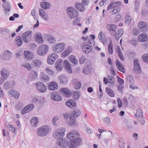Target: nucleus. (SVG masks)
<instances>
[{
	"instance_id": "f257e3e1",
	"label": "nucleus",
	"mask_w": 148,
	"mask_h": 148,
	"mask_svg": "<svg viewBox=\"0 0 148 148\" xmlns=\"http://www.w3.org/2000/svg\"><path fill=\"white\" fill-rule=\"evenodd\" d=\"M81 42L82 49L85 53L88 54L92 51V48L95 45V42L88 37L82 36L80 40Z\"/></svg>"
},
{
	"instance_id": "f03ea898",
	"label": "nucleus",
	"mask_w": 148,
	"mask_h": 148,
	"mask_svg": "<svg viewBox=\"0 0 148 148\" xmlns=\"http://www.w3.org/2000/svg\"><path fill=\"white\" fill-rule=\"evenodd\" d=\"M51 128L48 125H45L38 127L36 131L38 136L43 137L46 136L51 131Z\"/></svg>"
},
{
	"instance_id": "7ed1b4c3",
	"label": "nucleus",
	"mask_w": 148,
	"mask_h": 148,
	"mask_svg": "<svg viewBox=\"0 0 148 148\" xmlns=\"http://www.w3.org/2000/svg\"><path fill=\"white\" fill-rule=\"evenodd\" d=\"M66 130V128L64 127L57 128L53 133V136L57 140H60L64 136Z\"/></svg>"
},
{
	"instance_id": "20e7f679",
	"label": "nucleus",
	"mask_w": 148,
	"mask_h": 148,
	"mask_svg": "<svg viewBox=\"0 0 148 148\" xmlns=\"http://www.w3.org/2000/svg\"><path fill=\"white\" fill-rule=\"evenodd\" d=\"M66 13L71 19L77 17L79 15L78 11L73 7H69L66 9Z\"/></svg>"
},
{
	"instance_id": "39448f33",
	"label": "nucleus",
	"mask_w": 148,
	"mask_h": 148,
	"mask_svg": "<svg viewBox=\"0 0 148 148\" xmlns=\"http://www.w3.org/2000/svg\"><path fill=\"white\" fill-rule=\"evenodd\" d=\"M66 44L63 42H61L54 45L52 49L53 51L56 53H60L64 49Z\"/></svg>"
},
{
	"instance_id": "423d86ee",
	"label": "nucleus",
	"mask_w": 148,
	"mask_h": 148,
	"mask_svg": "<svg viewBox=\"0 0 148 148\" xmlns=\"http://www.w3.org/2000/svg\"><path fill=\"white\" fill-rule=\"evenodd\" d=\"M69 142L68 146L71 148H74L80 145L82 143V140L79 137L71 140Z\"/></svg>"
},
{
	"instance_id": "0eeeda50",
	"label": "nucleus",
	"mask_w": 148,
	"mask_h": 148,
	"mask_svg": "<svg viewBox=\"0 0 148 148\" xmlns=\"http://www.w3.org/2000/svg\"><path fill=\"white\" fill-rule=\"evenodd\" d=\"M1 0L3 1L2 6L4 10V14L5 15L9 16L11 10L10 4L6 0Z\"/></svg>"
},
{
	"instance_id": "6e6552de",
	"label": "nucleus",
	"mask_w": 148,
	"mask_h": 148,
	"mask_svg": "<svg viewBox=\"0 0 148 148\" xmlns=\"http://www.w3.org/2000/svg\"><path fill=\"white\" fill-rule=\"evenodd\" d=\"M49 47L45 44H43L39 47L37 50V53L40 56H43L47 52L49 49Z\"/></svg>"
},
{
	"instance_id": "1a4fd4ad",
	"label": "nucleus",
	"mask_w": 148,
	"mask_h": 148,
	"mask_svg": "<svg viewBox=\"0 0 148 148\" xmlns=\"http://www.w3.org/2000/svg\"><path fill=\"white\" fill-rule=\"evenodd\" d=\"M58 57V56L56 53L55 52L51 53L47 57V63L49 64H53Z\"/></svg>"
},
{
	"instance_id": "9d476101",
	"label": "nucleus",
	"mask_w": 148,
	"mask_h": 148,
	"mask_svg": "<svg viewBox=\"0 0 148 148\" xmlns=\"http://www.w3.org/2000/svg\"><path fill=\"white\" fill-rule=\"evenodd\" d=\"M32 32L30 30L27 31L22 34L23 40L26 43H29L30 41Z\"/></svg>"
},
{
	"instance_id": "9b49d317",
	"label": "nucleus",
	"mask_w": 148,
	"mask_h": 148,
	"mask_svg": "<svg viewBox=\"0 0 148 148\" xmlns=\"http://www.w3.org/2000/svg\"><path fill=\"white\" fill-rule=\"evenodd\" d=\"M35 86L38 90L41 93H45L47 90V88L45 84L40 82L35 83Z\"/></svg>"
},
{
	"instance_id": "f8f14e48",
	"label": "nucleus",
	"mask_w": 148,
	"mask_h": 148,
	"mask_svg": "<svg viewBox=\"0 0 148 148\" xmlns=\"http://www.w3.org/2000/svg\"><path fill=\"white\" fill-rule=\"evenodd\" d=\"M103 81L105 84L108 83V86L110 87H113L115 84V82L114 78L113 77L109 76L108 78L106 79V77L103 78Z\"/></svg>"
},
{
	"instance_id": "ddd939ff",
	"label": "nucleus",
	"mask_w": 148,
	"mask_h": 148,
	"mask_svg": "<svg viewBox=\"0 0 148 148\" xmlns=\"http://www.w3.org/2000/svg\"><path fill=\"white\" fill-rule=\"evenodd\" d=\"M79 134L75 130H72L69 132L66 135V137L68 139L71 140L79 137Z\"/></svg>"
},
{
	"instance_id": "4468645a",
	"label": "nucleus",
	"mask_w": 148,
	"mask_h": 148,
	"mask_svg": "<svg viewBox=\"0 0 148 148\" xmlns=\"http://www.w3.org/2000/svg\"><path fill=\"white\" fill-rule=\"evenodd\" d=\"M34 108V105L33 104H29L26 105L21 110V112L22 114L29 112L32 110Z\"/></svg>"
},
{
	"instance_id": "2eb2a0df",
	"label": "nucleus",
	"mask_w": 148,
	"mask_h": 148,
	"mask_svg": "<svg viewBox=\"0 0 148 148\" xmlns=\"http://www.w3.org/2000/svg\"><path fill=\"white\" fill-rule=\"evenodd\" d=\"M138 26L140 30L143 32H145L148 30V26L147 23L145 22H139L138 23Z\"/></svg>"
},
{
	"instance_id": "dca6fc26",
	"label": "nucleus",
	"mask_w": 148,
	"mask_h": 148,
	"mask_svg": "<svg viewBox=\"0 0 148 148\" xmlns=\"http://www.w3.org/2000/svg\"><path fill=\"white\" fill-rule=\"evenodd\" d=\"M58 83L55 81H52L48 83V88L49 90L54 91L57 90L58 89Z\"/></svg>"
},
{
	"instance_id": "f3484780",
	"label": "nucleus",
	"mask_w": 148,
	"mask_h": 148,
	"mask_svg": "<svg viewBox=\"0 0 148 148\" xmlns=\"http://www.w3.org/2000/svg\"><path fill=\"white\" fill-rule=\"evenodd\" d=\"M8 94L10 97H14L16 99H18L20 97L19 92L14 90H11L8 92Z\"/></svg>"
},
{
	"instance_id": "a211bd4d",
	"label": "nucleus",
	"mask_w": 148,
	"mask_h": 148,
	"mask_svg": "<svg viewBox=\"0 0 148 148\" xmlns=\"http://www.w3.org/2000/svg\"><path fill=\"white\" fill-rule=\"evenodd\" d=\"M69 142L66 139H62L61 140H58L56 142V144L62 148H65L68 145Z\"/></svg>"
},
{
	"instance_id": "6ab92c4d",
	"label": "nucleus",
	"mask_w": 148,
	"mask_h": 148,
	"mask_svg": "<svg viewBox=\"0 0 148 148\" xmlns=\"http://www.w3.org/2000/svg\"><path fill=\"white\" fill-rule=\"evenodd\" d=\"M63 65L66 71L69 73H71L72 71L71 65L69 62L66 60H64L63 62Z\"/></svg>"
},
{
	"instance_id": "aec40b11",
	"label": "nucleus",
	"mask_w": 148,
	"mask_h": 148,
	"mask_svg": "<svg viewBox=\"0 0 148 148\" xmlns=\"http://www.w3.org/2000/svg\"><path fill=\"white\" fill-rule=\"evenodd\" d=\"M42 61L38 59L33 60L32 62L31 65L33 67L39 68L42 64Z\"/></svg>"
},
{
	"instance_id": "412c9836",
	"label": "nucleus",
	"mask_w": 148,
	"mask_h": 148,
	"mask_svg": "<svg viewBox=\"0 0 148 148\" xmlns=\"http://www.w3.org/2000/svg\"><path fill=\"white\" fill-rule=\"evenodd\" d=\"M65 103L66 105L70 108H74L77 106L76 102L72 99L68 100Z\"/></svg>"
},
{
	"instance_id": "4be33fe9",
	"label": "nucleus",
	"mask_w": 148,
	"mask_h": 148,
	"mask_svg": "<svg viewBox=\"0 0 148 148\" xmlns=\"http://www.w3.org/2000/svg\"><path fill=\"white\" fill-rule=\"evenodd\" d=\"M63 60L62 59H60L58 60L55 64V67L58 71H61L63 69L62 62Z\"/></svg>"
},
{
	"instance_id": "5701e85b",
	"label": "nucleus",
	"mask_w": 148,
	"mask_h": 148,
	"mask_svg": "<svg viewBox=\"0 0 148 148\" xmlns=\"http://www.w3.org/2000/svg\"><path fill=\"white\" fill-rule=\"evenodd\" d=\"M39 15L45 20L48 21L49 20L47 13L43 9H40L39 10Z\"/></svg>"
},
{
	"instance_id": "b1692460",
	"label": "nucleus",
	"mask_w": 148,
	"mask_h": 148,
	"mask_svg": "<svg viewBox=\"0 0 148 148\" xmlns=\"http://www.w3.org/2000/svg\"><path fill=\"white\" fill-rule=\"evenodd\" d=\"M138 39L140 42H145L148 40V36L145 33L141 34L138 36Z\"/></svg>"
},
{
	"instance_id": "393cba45",
	"label": "nucleus",
	"mask_w": 148,
	"mask_h": 148,
	"mask_svg": "<svg viewBox=\"0 0 148 148\" xmlns=\"http://www.w3.org/2000/svg\"><path fill=\"white\" fill-rule=\"evenodd\" d=\"M121 5V2L120 1L112 2L110 3L108 6L106 11H108L112 8H116V7L119 6Z\"/></svg>"
},
{
	"instance_id": "a878e982",
	"label": "nucleus",
	"mask_w": 148,
	"mask_h": 148,
	"mask_svg": "<svg viewBox=\"0 0 148 148\" xmlns=\"http://www.w3.org/2000/svg\"><path fill=\"white\" fill-rule=\"evenodd\" d=\"M25 58L28 60H32L34 58L33 53L31 51H25L24 52Z\"/></svg>"
},
{
	"instance_id": "bb28decb",
	"label": "nucleus",
	"mask_w": 148,
	"mask_h": 148,
	"mask_svg": "<svg viewBox=\"0 0 148 148\" xmlns=\"http://www.w3.org/2000/svg\"><path fill=\"white\" fill-rule=\"evenodd\" d=\"M115 63L118 70L123 73H125V70L122 64L117 60L116 61Z\"/></svg>"
},
{
	"instance_id": "cd10ccee",
	"label": "nucleus",
	"mask_w": 148,
	"mask_h": 148,
	"mask_svg": "<svg viewBox=\"0 0 148 148\" xmlns=\"http://www.w3.org/2000/svg\"><path fill=\"white\" fill-rule=\"evenodd\" d=\"M117 28V26L114 24H109L107 25L106 26V29L110 31L115 32Z\"/></svg>"
},
{
	"instance_id": "c85d7f7f",
	"label": "nucleus",
	"mask_w": 148,
	"mask_h": 148,
	"mask_svg": "<svg viewBox=\"0 0 148 148\" xmlns=\"http://www.w3.org/2000/svg\"><path fill=\"white\" fill-rule=\"evenodd\" d=\"M40 80L43 82H48L50 80L49 77L45 75L44 73H41L40 75Z\"/></svg>"
},
{
	"instance_id": "c756f323",
	"label": "nucleus",
	"mask_w": 148,
	"mask_h": 148,
	"mask_svg": "<svg viewBox=\"0 0 148 148\" xmlns=\"http://www.w3.org/2000/svg\"><path fill=\"white\" fill-rule=\"evenodd\" d=\"M40 6L42 8L45 10L50 9L51 5L48 2H42L40 3Z\"/></svg>"
},
{
	"instance_id": "7c9ffc66",
	"label": "nucleus",
	"mask_w": 148,
	"mask_h": 148,
	"mask_svg": "<svg viewBox=\"0 0 148 148\" xmlns=\"http://www.w3.org/2000/svg\"><path fill=\"white\" fill-rule=\"evenodd\" d=\"M85 6L81 3H76L75 5V8L80 12H83L85 10Z\"/></svg>"
},
{
	"instance_id": "2f4dec72",
	"label": "nucleus",
	"mask_w": 148,
	"mask_h": 148,
	"mask_svg": "<svg viewBox=\"0 0 148 148\" xmlns=\"http://www.w3.org/2000/svg\"><path fill=\"white\" fill-rule=\"evenodd\" d=\"M36 41L37 42L40 44H42L43 43L44 40L42 37L40 33H36Z\"/></svg>"
},
{
	"instance_id": "473e14b6",
	"label": "nucleus",
	"mask_w": 148,
	"mask_h": 148,
	"mask_svg": "<svg viewBox=\"0 0 148 148\" xmlns=\"http://www.w3.org/2000/svg\"><path fill=\"white\" fill-rule=\"evenodd\" d=\"M51 99L56 101H59L61 99L60 96L56 92L52 93L51 95Z\"/></svg>"
},
{
	"instance_id": "72a5a7b5",
	"label": "nucleus",
	"mask_w": 148,
	"mask_h": 148,
	"mask_svg": "<svg viewBox=\"0 0 148 148\" xmlns=\"http://www.w3.org/2000/svg\"><path fill=\"white\" fill-rule=\"evenodd\" d=\"M125 128L128 130H131L135 128V127L132 125V123L129 121H127L125 123Z\"/></svg>"
},
{
	"instance_id": "f704fd0d",
	"label": "nucleus",
	"mask_w": 148,
	"mask_h": 148,
	"mask_svg": "<svg viewBox=\"0 0 148 148\" xmlns=\"http://www.w3.org/2000/svg\"><path fill=\"white\" fill-rule=\"evenodd\" d=\"M81 22V18H78L74 20L72 24L73 25L78 26L82 27V24Z\"/></svg>"
},
{
	"instance_id": "c9c22d12",
	"label": "nucleus",
	"mask_w": 148,
	"mask_h": 148,
	"mask_svg": "<svg viewBox=\"0 0 148 148\" xmlns=\"http://www.w3.org/2000/svg\"><path fill=\"white\" fill-rule=\"evenodd\" d=\"M38 122V119L37 116H33L31 120V123L32 126L36 127Z\"/></svg>"
},
{
	"instance_id": "e433bc0d",
	"label": "nucleus",
	"mask_w": 148,
	"mask_h": 148,
	"mask_svg": "<svg viewBox=\"0 0 148 148\" xmlns=\"http://www.w3.org/2000/svg\"><path fill=\"white\" fill-rule=\"evenodd\" d=\"M1 75L3 78L7 79L9 75V73L5 69H3L1 71Z\"/></svg>"
},
{
	"instance_id": "4c0bfd02",
	"label": "nucleus",
	"mask_w": 148,
	"mask_h": 148,
	"mask_svg": "<svg viewBox=\"0 0 148 148\" xmlns=\"http://www.w3.org/2000/svg\"><path fill=\"white\" fill-rule=\"evenodd\" d=\"M59 78L60 82L62 84H66L67 82L68 79L65 75H60L59 76Z\"/></svg>"
},
{
	"instance_id": "58836bf2",
	"label": "nucleus",
	"mask_w": 148,
	"mask_h": 148,
	"mask_svg": "<svg viewBox=\"0 0 148 148\" xmlns=\"http://www.w3.org/2000/svg\"><path fill=\"white\" fill-rule=\"evenodd\" d=\"M98 38L100 41L103 43L105 42L106 41V38L104 34L101 32L99 34Z\"/></svg>"
},
{
	"instance_id": "ea45409f",
	"label": "nucleus",
	"mask_w": 148,
	"mask_h": 148,
	"mask_svg": "<svg viewBox=\"0 0 148 148\" xmlns=\"http://www.w3.org/2000/svg\"><path fill=\"white\" fill-rule=\"evenodd\" d=\"M106 93L110 97H114L115 96V94L113 90L108 87H107L105 89Z\"/></svg>"
},
{
	"instance_id": "a19ab883",
	"label": "nucleus",
	"mask_w": 148,
	"mask_h": 148,
	"mask_svg": "<svg viewBox=\"0 0 148 148\" xmlns=\"http://www.w3.org/2000/svg\"><path fill=\"white\" fill-rule=\"evenodd\" d=\"M60 92L63 94L66 97H68L70 95L69 90L66 88H63L60 90Z\"/></svg>"
},
{
	"instance_id": "79ce46f5",
	"label": "nucleus",
	"mask_w": 148,
	"mask_h": 148,
	"mask_svg": "<svg viewBox=\"0 0 148 148\" xmlns=\"http://www.w3.org/2000/svg\"><path fill=\"white\" fill-rule=\"evenodd\" d=\"M73 82L74 85L75 87L76 90H79L81 86V84L77 80L75 79L73 80Z\"/></svg>"
},
{
	"instance_id": "37998d69",
	"label": "nucleus",
	"mask_w": 148,
	"mask_h": 148,
	"mask_svg": "<svg viewBox=\"0 0 148 148\" xmlns=\"http://www.w3.org/2000/svg\"><path fill=\"white\" fill-rule=\"evenodd\" d=\"M69 61L73 64H76L78 63V60L76 59V57L74 55H71L69 57Z\"/></svg>"
},
{
	"instance_id": "c03bdc74",
	"label": "nucleus",
	"mask_w": 148,
	"mask_h": 148,
	"mask_svg": "<svg viewBox=\"0 0 148 148\" xmlns=\"http://www.w3.org/2000/svg\"><path fill=\"white\" fill-rule=\"evenodd\" d=\"M72 48L69 47L66 49L62 53V55L64 57H66L72 51Z\"/></svg>"
},
{
	"instance_id": "a18cd8bd",
	"label": "nucleus",
	"mask_w": 148,
	"mask_h": 148,
	"mask_svg": "<svg viewBox=\"0 0 148 148\" xmlns=\"http://www.w3.org/2000/svg\"><path fill=\"white\" fill-rule=\"evenodd\" d=\"M116 51L118 54L119 56V57L120 59L122 60L123 61L124 59L123 56V55L122 53L121 52V49L119 46H118L116 50Z\"/></svg>"
},
{
	"instance_id": "49530a36",
	"label": "nucleus",
	"mask_w": 148,
	"mask_h": 148,
	"mask_svg": "<svg viewBox=\"0 0 148 148\" xmlns=\"http://www.w3.org/2000/svg\"><path fill=\"white\" fill-rule=\"evenodd\" d=\"M135 115L138 119H140V118L143 116V112L140 109H138L136 110V114Z\"/></svg>"
},
{
	"instance_id": "de8ad7c7",
	"label": "nucleus",
	"mask_w": 148,
	"mask_h": 148,
	"mask_svg": "<svg viewBox=\"0 0 148 148\" xmlns=\"http://www.w3.org/2000/svg\"><path fill=\"white\" fill-rule=\"evenodd\" d=\"M81 113V112L80 110L76 108L74 110L72 116L75 118L77 117L80 115Z\"/></svg>"
},
{
	"instance_id": "09e8293b",
	"label": "nucleus",
	"mask_w": 148,
	"mask_h": 148,
	"mask_svg": "<svg viewBox=\"0 0 148 148\" xmlns=\"http://www.w3.org/2000/svg\"><path fill=\"white\" fill-rule=\"evenodd\" d=\"M75 118L72 115L70 116L69 120L68 121L69 125H73L75 123Z\"/></svg>"
},
{
	"instance_id": "8fccbe9b",
	"label": "nucleus",
	"mask_w": 148,
	"mask_h": 148,
	"mask_svg": "<svg viewBox=\"0 0 148 148\" xmlns=\"http://www.w3.org/2000/svg\"><path fill=\"white\" fill-rule=\"evenodd\" d=\"M47 37L48 40L50 44H53L56 42V39L53 36L50 35H48Z\"/></svg>"
},
{
	"instance_id": "3c124183",
	"label": "nucleus",
	"mask_w": 148,
	"mask_h": 148,
	"mask_svg": "<svg viewBox=\"0 0 148 148\" xmlns=\"http://www.w3.org/2000/svg\"><path fill=\"white\" fill-rule=\"evenodd\" d=\"M123 33V29H119L118 31V35L116 36V34H114V35H113V36H114L116 39H118L122 36Z\"/></svg>"
},
{
	"instance_id": "603ef678",
	"label": "nucleus",
	"mask_w": 148,
	"mask_h": 148,
	"mask_svg": "<svg viewBox=\"0 0 148 148\" xmlns=\"http://www.w3.org/2000/svg\"><path fill=\"white\" fill-rule=\"evenodd\" d=\"M16 43L18 46H21L23 44V42L21 39V36H18L16 38Z\"/></svg>"
},
{
	"instance_id": "864d4df0",
	"label": "nucleus",
	"mask_w": 148,
	"mask_h": 148,
	"mask_svg": "<svg viewBox=\"0 0 148 148\" xmlns=\"http://www.w3.org/2000/svg\"><path fill=\"white\" fill-rule=\"evenodd\" d=\"M21 66L29 70H31L32 69V67L30 63L28 62H25L21 65Z\"/></svg>"
},
{
	"instance_id": "5fc2aeb1",
	"label": "nucleus",
	"mask_w": 148,
	"mask_h": 148,
	"mask_svg": "<svg viewBox=\"0 0 148 148\" xmlns=\"http://www.w3.org/2000/svg\"><path fill=\"white\" fill-rule=\"evenodd\" d=\"M14 85H11L10 84V83L6 81L5 82L4 84V88L6 89H8L10 87H12L14 86Z\"/></svg>"
},
{
	"instance_id": "6e6d98bb",
	"label": "nucleus",
	"mask_w": 148,
	"mask_h": 148,
	"mask_svg": "<svg viewBox=\"0 0 148 148\" xmlns=\"http://www.w3.org/2000/svg\"><path fill=\"white\" fill-rule=\"evenodd\" d=\"M45 71L47 73L50 75H52L54 73V71L49 67H46Z\"/></svg>"
},
{
	"instance_id": "4d7b16f0",
	"label": "nucleus",
	"mask_w": 148,
	"mask_h": 148,
	"mask_svg": "<svg viewBox=\"0 0 148 148\" xmlns=\"http://www.w3.org/2000/svg\"><path fill=\"white\" fill-rule=\"evenodd\" d=\"M59 119V116H56L54 117L52 119L51 121L52 124L54 126H57L58 124L56 123V121H58Z\"/></svg>"
},
{
	"instance_id": "13d9d810",
	"label": "nucleus",
	"mask_w": 148,
	"mask_h": 148,
	"mask_svg": "<svg viewBox=\"0 0 148 148\" xmlns=\"http://www.w3.org/2000/svg\"><path fill=\"white\" fill-rule=\"evenodd\" d=\"M80 96V92L79 91H76L74 92L73 95V98L75 99H77Z\"/></svg>"
},
{
	"instance_id": "bf43d9fd",
	"label": "nucleus",
	"mask_w": 148,
	"mask_h": 148,
	"mask_svg": "<svg viewBox=\"0 0 148 148\" xmlns=\"http://www.w3.org/2000/svg\"><path fill=\"white\" fill-rule=\"evenodd\" d=\"M134 70L136 73H140V68L139 64L134 66Z\"/></svg>"
},
{
	"instance_id": "052dcab7",
	"label": "nucleus",
	"mask_w": 148,
	"mask_h": 148,
	"mask_svg": "<svg viewBox=\"0 0 148 148\" xmlns=\"http://www.w3.org/2000/svg\"><path fill=\"white\" fill-rule=\"evenodd\" d=\"M108 51L110 53L112 54L113 53V45L110 41V42L108 46Z\"/></svg>"
},
{
	"instance_id": "680f3d73",
	"label": "nucleus",
	"mask_w": 148,
	"mask_h": 148,
	"mask_svg": "<svg viewBox=\"0 0 148 148\" xmlns=\"http://www.w3.org/2000/svg\"><path fill=\"white\" fill-rule=\"evenodd\" d=\"M131 21V17L127 15L126 16V19L125 23V24L127 25H129Z\"/></svg>"
},
{
	"instance_id": "e2e57ef3",
	"label": "nucleus",
	"mask_w": 148,
	"mask_h": 148,
	"mask_svg": "<svg viewBox=\"0 0 148 148\" xmlns=\"http://www.w3.org/2000/svg\"><path fill=\"white\" fill-rule=\"evenodd\" d=\"M143 60L145 62L148 64V54L143 55L142 56Z\"/></svg>"
},
{
	"instance_id": "0e129e2a",
	"label": "nucleus",
	"mask_w": 148,
	"mask_h": 148,
	"mask_svg": "<svg viewBox=\"0 0 148 148\" xmlns=\"http://www.w3.org/2000/svg\"><path fill=\"white\" fill-rule=\"evenodd\" d=\"M120 9L119 8H115L111 12L110 14L112 15H113L119 12Z\"/></svg>"
},
{
	"instance_id": "69168bd1",
	"label": "nucleus",
	"mask_w": 148,
	"mask_h": 148,
	"mask_svg": "<svg viewBox=\"0 0 148 148\" xmlns=\"http://www.w3.org/2000/svg\"><path fill=\"white\" fill-rule=\"evenodd\" d=\"M88 60L86 59L84 56H82L80 58L79 60V62L80 64H83L85 62H88Z\"/></svg>"
},
{
	"instance_id": "338daca9",
	"label": "nucleus",
	"mask_w": 148,
	"mask_h": 148,
	"mask_svg": "<svg viewBox=\"0 0 148 148\" xmlns=\"http://www.w3.org/2000/svg\"><path fill=\"white\" fill-rule=\"evenodd\" d=\"M8 127L10 130L13 133L16 134V129L13 126L9 124L8 125Z\"/></svg>"
},
{
	"instance_id": "774afa93",
	"label": "nucleus",
	"mask_w": 148,
	"mask_h": 148,
	"mask_svg": "<svg viewBox=\"0 0 148 148\" xmlns=\"http://www.w3.org/2000/svg\"><path fill=\"white\" fill-rule=\"evenodd\" d=\"M91 17L90 16H88L85 19V23L87 25H89L91 23Z\"/></svg>"
}]
</instances>
